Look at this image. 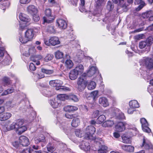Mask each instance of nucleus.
<instances>
[{
    "label": "nucleus",
    "instance_id": "nucleus-1",
    "mask_svg": "<svg viewBox=\"0 0 153 153\" xmlns=\"http://www.w3.org/2000/svg\"><path fill=\"white\" fill-rule=\"evenodd\" d=\"M24 121L22 119H18L15 120L11 124L7 127V131L15 129L16 132L20 135L27 129L26 126L24 125Z\"/></svg>",
    "mask_w": 153,
    "mask_h": 153
},
{
    "label": "nucleus",
    "instance_id": "nucleus-2",
    "mask_svg": "<svg viewBox=\"0 0 153 153\" xmlns=\"http://www.w3.org/2000/svg\"><path fill=\"white\" fill-rule=\"evenodd\" d=\"M95 131V128L94 126H88L85 130V137L87 139L94 141L95 139L97 138L94 136Z\"/></svg>",
    "mask_w": 153,
    "mask_h": 153
},
{
    "label": "nucleus",
    "instance_id": "nucleus-3",
    "mask_svg": "<svg viewBox=\"0 0 153 153\" xmlns=\"http://www.w3.org/2000/svg\"><path fill=\"white\" fill-rule=\"evenodd\" d=\"M87 84V81L82 76L79 77L77 82V88L78 91L80 92L83 91L85 88Z\"/></svg>",
    "mask_w": 153,
    "mask_h": 153
},
{
    "label": "nucleus",
    "instance_id": "nucleus-4",
    "mask_svg": "<svg viewBox=\"0 0 153 153\" xmlns=\"http://www.w3.org/2000/svg\"><path fill=\"white\" fill-rule=\"evenodd\" d=\"M46 16L43 18L44 22L51 23L54 19V17L51 13V10L50 9H47L45 11Z\"/></svg>",
    "mask_w": 153,
    "mask_h": 153
},
{
    "label": "nucleus",
    "instance_id": "nucleus-5",
    "mask_svg": "<svg viewBox=\"0 0 153 153\" xmlns=\"http://www.w3.org/2000/svg\"><path fill=\"white\" fill-rule=\"evenodd\" d=\"M55 83V89L56 90H58L60 92L66 91L70 90L69 88L68 87L61 86L63 84V82L59 80H56Z\"/></svg>",
    "mask_w": 153,
    "mask_h": 153
},
{
    "label": "nucleus",
    "instance_id": "nucleus-6",
    "mask_svg": "<svg viewBox=\"0 0 153 153\" xmlns=\"http://www.w3.org/2000/svg\"><path fill=\"white\" fill-rule=\"evenodd\" d=\"M140 122L143 131L147 133L150 132L151 130L149 127V125L146 119L144 118H142L140 119Z\"/></svg>",
    "mask_w": 153,
    "mask_h": 153
},
{
    "label": "nucleus",
    "instance_id": "nucleus-7",
    "mask_svg": "<svg viewBox=\"0 0 153 153\" xmlns=\"http://www.w3.org/2000/svg\"><path fill=\"white\" fill-rule=\"evenodd\" d=\"M153 43V38L152 37H149L146 41H142L139 43V45L140 48H144L146 45L150 46Z\"/></svg>",
    "mask_w": 153,
    "mask_h": 153
},
{
    "label": "nucleus",
    "instance_id": "nucleus-8",
    "mask_svg": "<svg viewBox=\"0 0 153 153\" xmlns=\"http://www.w3.org/2000/svg\"><path fill=\"white\" fill-rule=\"evenodd\" d=\"M49 103L51 107L56 108L60 107L61 105V102L56 98L50 99Z\"/></svg>",
    "mask_w": 153,
    "mask_h": 153
},
{
    "label": "nucleus",
    "instance_id": "nucleus-9",
    "mask_svg": "<svg viewBox=\"0 0 153 153\" xmlns=\"http://www.w3.org/2000/svg\"><path fill=\"white\" fill-rule=\"evenodd\" d=\"M33 30L32 29H27L25 32V35L26 39H25V42L26 41H30L33 38L34 36Z\"/></svg>",
    "mask_w": 153,
    "mask_h": 153
},
{
    "label": "nucleus",
    "instance_id": "nucleus-10",
    "mask_svg": "<svg viewBox=\"0 0 153 153\" xmlns=\"http://www.w3.org/2000/svg\"><path fill=\"white\" fill-rule=\"evenodd\" d=\"M97 72V68L94 66H92L87 72V74L84 73L82 76L85 77L87 76L89 77H91L93 76Z\"/></svg>",
    "mask_w": 153,
    "mask_h": 153
},
{
    "label": "nucleus",
    "instance_id": "nucleus-11",
    "mask_svg": "<svg viewBox=\"0 0 153 153\" xmlns=\"http://www.w3.org/2000/svg\"><path fill=\"white\" fill-rule=\"evenodd\" d=\"M70 58V56L67 54L65 55L64 58L65 60L66 59L65 62V66L67 69H69L71 68L73 66V63L72 61L69 59Z\"/></svg>",
    "mask_w": 153,
    "mask_h": 153
},
{
    "label": "nucleus",
    "instance_id": "nucleus-12",
    "mask_svg": "<svg viewBox=\"0 0 153 153\" xmlns=\"http://www.w3.org/2000/svg\"><path fill=\"white\" fill-rule=\"evenodd\" d=\"M19 140L20 144L23 146H27L29 144V139L25 136H20L19 138Z\"/></svg>",
    "mask_w": 153,
    "mask_h": 153
},
{
    "label": "nucleus",
    "instance_id": "nucleus-13",
    "mask_svg": "<svg viewBox=\"0 0 153 153\" xmlns=\"http://www.w3.org/2000/svg\"><path fill=\"white\" fill-rule=\"evenodd\" d=\"M94 142H96L97 144L99 146V150L105 151L107 149V147L102 144L103 143V141L102 140L101 138H97L95 139Z\"/></svg>",
    "mask_w": 153,
    "mask_h": 153
},
{
    "label": "nucleus",
    "instance_id": "nucleus-14",
    "mask_svg": "<svg viewBox=\"0 0 153 153\" xmlns=\"http://www.w3.org/2000/svg\"><path fill=\"white\" fill-rule=\"evenodd\" d=\"M20 10H17V13L19 14V18L20 19L24 22H28L30 21V19L29 16L23 13L20 12Z\"/></svg>",
    "mask_w": 153,
    "mask_h": 153
},
{
    "label": "nucleus",
    "instance_id": "nucleus-15",
    "mask_svg": "<svg viewBox=\"0 0 153 153\" xmlns=\"http://www.w3.org/2000/svg\"><path fill=\"white\" fill-rule=\"evenodd\" d=\"M126 124L123 122H119L115 126L116 131L117 132H122L125 129Z\"/></svg>",
    "mask_w": 153,
    "mask_h": 153
},
{
    "label": "nucleus",
    "instance_id": "nucleus-16",
    "mask_svg": "<svg viewBox=\"0 0 153 153\" xmlns=\"http://www.w3.org/2000/svg\"><path fill=\"white\" fill-rule=\"evenodd\" d=\"M27 12L31 15L36 14L37 13V8L34 5H31L28 6L27 9Z\"/></svg>",
    "mask_w": 153,
    "mask_h": 153
},
{
    "label": "nucleus",
    "instance_id": "nucleus-17",
    "mask_svg": "<svg viewBox=\"0 0 153 153\" xmlns=\"http://www.w3.org/2000/svg\"><path fill=\"white\" fill-rule=\"evenodd\" d=\"M145 64L146 67L149 69L153 68V59L149 58H146L145 59Z\"/></svg>",
    "mask_w": 153,
    "mask_h": 153
},
{
    "label": "nucleus",
    "instance_id": "nucleus-18",
    "mask_svg": "<svg viewBox=\"0 0 153 153\" xmlns=\"http://www.w3.org/2000/svg\"><path fill=\"white\" fill-rule=\"evenodd\" d=\"M57 23L59 27L62 29H65L67 26V24L66 22L62 19H59L57 20Z\"/></svg>",
    "mask_w": 153,
    "mask_h": 153
},
{
    "label": "nucleus",
    "instance_id": "nucleus-19",
    "mask_svg": "<svg viewBox=\"0 0 153 153\" xmlns=\"http://www.w3.org/2000/svg\"><path fill=\"white\" fill-rule=\"evenodd\" d=\"M142 147L144 146L146 149H153V147L151 143H148L147 140L145 139V137L143 136V143Z\"/></svg>",
    "mask_w": 153,
    "mask_h": 153
},
{
    "label": "nucleus",
    "instance_id": "nucleus-20",
    "mask_svg": "<svg viewBox=\"0 0 153 153\" xmlns=\"http://www.w3.org/2000/svg\"><path fill=\"white\" fill-rule=\"evenodd\" d=\"M99 103L104 107H106L109 105V103L107 99L104 97H101L99 98Z\"/></svg>",
    "mask_w": 153,
    "mask_h": 153
},
{
    "label": "nucleus",
    "instance_id": "nucleus-21",
    "mask_svg": "<svg viewBox=\"0 0 153 153\" xmlns=\"http://www.w3.org/2000/svg\"><path fill=\"white\" fill-rule=\"evenodd\" d=\"M78 74L74 69L70 71L69 73V77L72 80H74L76 79L79 75Z\"/></svg>",
    "mask_w": 153,
    "mask_h": 153
},
{
    "label": "nucleus",
    "instance_id": "nucleus-22",
    "mask_svg": "<svg viewBox=\"0 0 153 153\" xmlns=\"http://www.w3.org/2000/svg\"><path fill=\"white\" fill-rule=\"evenodd\" d=\"M35 143L38 144L41 142H44L45 141V137L43 135L36 136L34 138Z\"/></svg>",
    "mask_w": 153,
    "mask_h": 153
},
{
    "label": "nucleus",
    "instance_id": "nucleus-23",
    "mask_svg": "<svg viewBox=\"0 0 153 153\" xmlns=\"http://www.w3.org/2000/svg\"><path fill=\"white\" fill-rule=\"evenodd\" d=\"M49 41L51 44L53 46L59 44L60 42L58 37L56 36L52 37L49 39Z\"/></svg>",
    "mask_w": 153,
    "mask_h": 153
},
{
    "label": "nucleus",
    "instance_id": "nucleus-24",
    "mask_svg": "<svg viewBox=\"0 0 153 153\" xmlns=\"http://www.w3.org/2000/svg\"><path fill=\"white\" fill-rule=\"evenodd\" d=\"M77 109V107L72 105H67L64 108V110L65 111L69 112L76 111Z\"/></svg>",
    "mask_w": 153,
    "mask_h": 153
},
{
    "label": "nucleus",
    "instance_id": "nucleus-25",
    "mask_svg": "<svg viewBox=\"0 0 153 153\" xmlns=\"http://www.w3.org/2000/svg\"><path fill=\"white\" fill-rule=\"evenodd\" d=\"M80 148L85 151H88L89 150L90 146L88 142H83L80 145Z\"/></svg>",
    "mask_w": 153,
    "mask_h": 153
},
{
    "label": "nucleus",
    "instance_id": "nucleus-26",
    "mask_svg": "<svg viewBox=\"0 0 153 153\" xmlns=\"http://www.w3.org/2000/svg\"><path fill=\"white\" fill-rule=\"evenodd\" d=\"M11 114L9 113H5L0 115V120L4 121L9 119L11 116Z\"/></svg>",
    "mask_w": 153,
    "mask_h": 153
},
{
    "label": "nucleus",
    "instance_id": "nucleus-27",
    "mask_svg": "<svg viewBox=\"0 0 153 153\" xmlns=\"http://www.w3.org/2000/svg\"><path fill=\"white\" fill-rule=\"evenodd\" d=\"M121 148L123 150L130 152H132L134 150V147L130 145H123Z\"/></svg>",
    "mask_w": 153,
    "mask_h": 153
},
{
    "label": "nucleus",
    "instance_id": "nucleus-28",
    "mask_svg": "<svg viewBox=\"0 0 153 153\" xmlns=\"http://www.w3.org/2000/svg\"><path fill=\"white\" fill-rule=\"evenodd\" d=\"M79 75L81 74L83 72L84 68L83 66L81 64H79L74 69Z\"/></svg>",
    "mask_w": 153,
    "mask_h": 153
},
{
    "label": "nucleus",
    "instance_id": "nucleus-29",
    "mask_svg": "<svg viewBox=\"0 0 153 153\" xmlns=\"http://www.w3.org/2000/svg\"><path fill=\"white\" fill-rule=\"evenodd\" d=\"M114 124L113 121L108 120L104 122L102 124V126L103 127H111L113 126Z\"/></svg>",
    "mask_w": 153,
    "mask_h": 153
},
{
    "label": "nucleus",
    "instance_id": "nucleus-30",
    "mask_svg": "<svg viewBox=\"0 0 153 153\" xmlns=\"http://www.w3.org/2000/svg\"><path fill=\"white\" fill-rule=\"evenodd\" d=\"M87 88L89 90H91L95 88L96 84L95 82L93 81H91L87 84Z\"/></svg>",
    "mask_w": 153,
    "mask_h": 153
},
{
    "label": "nucleus",
    "instance_id": "nucleus-31",
    "mask_svg": "<svg viewBox=\"0 0 153 153\" xmlns=\"http://www.w3.org/2000/svg\"><path fill=\"white\" fill-rule=\"evenodd\" d=\"M80 123V120L78 118L74 117L72 121L71 125L74 127H76L78 126Z\"/></svg>",
    "mask_w": 153,
    "mask_h": 153
},
{
    "label": "nucleus",
    "instance_id": "nucleus-32",
    "mask_svg": "<svg viewBox=\"0 0 153 153\" xmlns=\"http://www.w3.org/2000/svg\"><path fill=\"white\" fill-rule=\"evenodd\" d=\"M122 142L125 143H129L131 142V139L129 137L126 136L125 134L122 136Z\"/></svg>",
    "mask_w": 153,
    "mask_h": 153
},
{
    "label": "nucleus",
    "instance_id": "nucleus-33",
    "mask_svg": "<svg viewBox=\"0 0 153 153\" xmlns=\"http://www.w3.org/2000/svg\"><path fill=\"white\" fill-rule=\"evenodd\" d=\"M153 14V11L152 10L147 11L142 14L141 16L144 19L149 18Z\"/></svg>",
    "mask_w": 153,
    "mask_h": 153
},
{
    "label": "nucleus",
    "instance_id": "nucleus-34",
    "mask_svg": "<svg viewBox=\"0 0 153 153\" xmlns=\"http://www.w3.org/2000/svg\"><path fill=\"white\" fill-rule=\"evenodd\" d=\"M3 84L4 86L10 85L11 83V81L10 79L5 76L2 79Z\"/></svg>",
    "mask_w": 153,
    "mask_h": 153
},
{
    "label": "nucleus",
    "instance_id": "nucleus-35",
    "mask_svg": "<svg viewBox=\"0 0 153 153\" xmlns=\"http://www.w3.org/2000/svg\"><path fill=\"white\" fill-rule=\"evenodd\" d=\"M56 98L61 101H65L68 99V97L65 94H59L57 96Z\"/></svg>",
    "mask_w": 153,
    "mask_h": 153
},
{
    "label": "nucleus",
    "instance_id": "nucleus-36",
    "mask_svg": "<svg viewBox=\"0 0 153 153\" xmlns=\"http://www.w3.org/2000/svg\"><path fill=\"white\" fill-rule=\"evenodd\" d=\"M14 90L15 89L13 87L8 88L7 90H5L1 94V95L3 96L7 95L9 94L12 93L14 91Z\"/></svg>",
    "mask_w": 153,
    "mask_h": 153
},
{
    "label": "nucleus",
    "instance_id": "nucleus-37",
    "mask_svg": "<svg viewBox=\"0 0 153 153\" xmlns=\"http://www.w3.org/2000/svg\"><path fill=\"white\" fill-rule=\"evenodd\" d=\"M98 91H94L90 93L89 96L91 97L93 100L95 101L96 98L98 97Z\"/></svg>",
    "mask_w": 153,
    "mask_h": 153
},
{
    "label": "nucleus",
    "instance_id": "nucleus-38",
    "mask_svg": "<svg viewBox=\"0 0 153 153\" xmlns=\"http://www.w3.org/2000/svg\"><path fill=\"white\" fill-rule=\"evenodd\" d=\"M114 8L113 3L111 1H108L106 5V8L107 10L109 11H111Z\"/></svg>",
    "mask_w": 153,
    "mask_h": 153
},
{
    "label": "nucleus",
    "instance_id": "nucleus-39",
    "mask_svg": "<svg viewBox=\"0 0 153 153\" xmlns=\"http://www.w3.org/2000/svg\"><path fill=\"white\" fill-rule=\"evenodd\" d=\"M106 117L105 115H101L97 119V122L98 124H100L104 121Z\"/></svg>",
    "mask_w": 153,
    "mask_h": 153
},
{
    "label": "nucleus",
    "instance_id": "nucleus-40",
    "mask_svg": "<svg viewBox=\"0 0 153 153\" xmlns=\"http://www.w3.org/2000/svg\"><path fill=\"white\" fill-rule=\"evenodd\" d=\"M47 150L49 152H52L54 151L55 150V147L53 145L50 143H49L47 146Z\"/></svg>",
    "mask_w": 153,
    "mask_h": 153
},
{
    "label": "nucleus",
    "instance_id": "nucleus-41",
    "mask_svg": "<svg viewBox=\"0 0 153 153\" xmlns=\"http://www.w3.org/2000/svg\"><path fill=\"white\" fill-rule=\"evenodd\" d=\"M63 53L59 51H58L55 52V56L56 58L57 59L62 58L63 57Z\"/></svg>",
    "mask_w": 153,
    "mask_h": 153
},
{
    "label": "nucleus",
    "instance_id": "nucleus-42",
    "mask_svg": "<svg viewBox=\"0 0 153 153\" xmlns=\"http://www.w3.org/2000/svg\"><path fill=\"white\" fill-rule=\"evenodd\" d=\"M68 97V99L70 100H71L74 102H77L78 101V99L77 97L75 95H71Z\"/></svg>",
    "mask_w": 153,
    "mask_h": 153
},
{
    "label": "nucleus",
    "instance_id": "nucleus-43",
    "mask_svg": "<svg viewBox=\"0 0 153 153\" xmlns=\"http://www.w3.org/2000/svg\"><path fill=\"white\" fill-rule=\"evenodd\" d=\"M53 56L51 54H48L44 58V61L48 62L51 60L53 58Z\"/></svg>",
    "mask_w": 153,
    "mask_h": 153
},
{
    "label": "nucleus",
    "instance_id": "nucleus-44",
    "mask_svg": "<svg viewBox=\"0 0 153 153\" xmlns=\"http://www.w3.org/2000/svg\"><path fill=\"white\" fill-rule=\"evenodd\" d=\"M146 4L145 2H142L137 7H136L134 9V11H138L140 10L142 8L146 5Z\"/></svg>",
    "mask_w": 153,
    "mask_h": 153
},
{
    "label": "nucleus",
    "instance_id": "nucleus-45",
    "mask_svg": "<svg viewBox=\"0 0 153 153\" xmlns=\"http://www.w3.org/2000/svg\"><path fill=\"white\" fill-rule=\"evenodd\" d=\"M26 37L25 36L23 35H22L21 34H20L19 36V39L20 42L22 44H25L28 41H26V42H25L24 40L25 39H26Z\"/></svg>",
    "mask_w": 153,
    "mask_h": 153
},
{
    "label": "nucleus",
    "instance_id": "nucleus-46",
    "mask_svg": "<svg viewBox=\"0 0 153 153\" xmlns=\"http://www.w3.org/2000/svg\"><path fill=\"white\" fill-rule=\"evenodd\" d=\"M75 133L76 136L81 137L83 135L82 131L79 129H76L75 131Z\"/></svg>",
    "mask_w": 153,
    "mask_h": 153
},
{
    "label": "nucleus",
    "instance_id": "nucleus-47",
    "mask_svg": "<svg viewBox=\"0 0 153 153\" xmlns=\"http://www.w3.org/2000/svg\"><path fill=\"white\" fill-rule=\"evenodd\" d=\"M43 95L48 97H51L53 94V93L49 90H45L44 91Z\"/></svg>",
    "mask_w": 153,
    "mask_h": 153
},
{
    "label": "nucleus",
    "instance_id": "nucleus-48",
    "mask_svg": "<svg viewBox=\"0 0 153 153\" xmlns=\"http://www.w3.org/2000/svg\"><path fill=\"white\" fill-rule=\"evenodd\" d=\"M61 127H62L63 129L66 134H68L70 131L69 128L67 126L66 124L63 125V126H61Z\"/></svg>",
    "mask_w": 153,
    "mask_h": 153
},
{
    "label": "nucleus",
    "instance_id": "nucleus-49",
    "mask_svg": "<svg viewBox=\"0 0 153 153\" xmlns=\"http://www.w3.org/2000/svg\"><path fill=\"white\" fill-rule=\"evenodd\" d=\"M47 30L49 33H52L55 32L54 27L53 26L51 25L47 27Z\"/></svg>",
    "mask_w": 153,
    "mask_h": 153
},
{
    "label": "nucleus",
    "instance_id": "nucleus-50",
    "mask_svg": "<svg viewBox=\"0 0 153 153\" xmlns=\"http://www.w3.org/2000/svg\"><path fill=\"white\" fill-rule=\"evenodd\" d=\"M42 72H44L46 74H51L53 73V71L51 70H48L45 68H42Z\"/></svg>",
    "mask_w": 153,
    "mask_h": 153
},
{
    "label": "nucleus",
    "instance_id": "nucleus-51",
    "mask_svg": "<svg viewBox=\"0 0 153 153\" xmlns=\"http://www.w3.org/2000/svg\"><path fill=\"white\" fill-rule=\"evenodd\" d=\"M44 72H42L41 71L38 72L36 74L35 76L39 79H41L45 77L44 74Z\"/></svg>",
    "mask_w": 153,
    "mask_h": 153
},
{
    "label": "nucleus",
    "instance_id": "nucleus-52",
    "mask_svg": "<svg viewBox=\"0 0 153 153\" xmlns=\"http://www.w3.org/2000/svg\"><path fill=\"white\" fill-rule=\"evenodd\" d=\"M30 54H34L36 53V50L34 47H31L28 50Z\"/></svg>",
    "mask_w": 153,
    "mask_h": 153
},
{
    "label": "nucleus",
    "instance_id": "nucleus-53",
    "mask_svg": "<svg viewBox=\"0 0 153 153\" xmlns=\"http://www.w3.org/2000/svg\"><path fill=\"white\" fill-rule=\"evenodd\" d=\"M113 115L117 117V116L119 114V113H120V111L119 109L117 108H114L113 109Z\"/></svg>",
    "mask_w": 153,
    "mask_h": 153
},
{
    "label": "nucleus",
    "instance_id": "nucleus-54",
    "mask_svg": "<svg viewBox=\"0 0 153 153\" xmlns=\"http://www.w3.org/2000/svg\"><path fill=\"white\" fill-rule=\"evenodd\" d=\"M10 57L7 56L4 60L5 64L6 65H9L10 62Z\"/></svg>",
    "mask_w": 153,
    "mask_h": 153
},
{
    "label": "nucleus",
    "instance_id": "nucleus-55",
    "mask_svg": "<svg viewBox=\"0 0 153 153\" xmlns=\"http://www.w3.org/2000/svg\"><path fill=\"white\" fill-rule=\"evenodd\" d=\"M117 118L120 119H124L125 117L124 115L121 112H120V113H119V114L118 116H117Z\"/></svg>",
    "mask_w": 153,
    "mask_h": 153
},
{
    "label": "nucleus",
    "instance_id": "nucleus-56",
    "mask_svg": "<svg viewBox=\"0 0 153 153\" xmlns=\"http://www.w3.org/2000/svg\"><path fill=\"white\" fill-rule=\"evenodd\" d=\"M96 4L97 6H100L103 4L104 0H95Z\"/></svg>",
    "mask_w": 153,
    "mask_h": 153
},
{
    "label": "nucleus",
    "instance_id": "nucleus-57",
    "mask_svg": "<svg viewBox=\"0 0 153 153\" xmlns=\"http://www.w3.org/2000/svg\"><path fill=\"white\" fill-rule=\"evenodd\" d=\"M65 117L67 118L72 119L75 117V115L71 114L66 113L65 114Z\"/></svg>",
    "mask_w": 153,
    "mask_h": 153
},
{
    "label": "nucleus",
    "instance_id": "nucleus-58",
    "mask_svg": "<svg viewBox=\"0 0 153 153\" xmlns=\"http://www.w3.org/2000/svg\"><path fill=\"white\" fill-rule=\"evenodd\" d=\"M32 151H36L31 148L27 149H24L22 152V153H31Z\"/></svg>",
    "mask_w": 153,
    "mask_h": 153
},
{
    "label": "nucleus",
    "instance_id": "nucleus-59",
    "mask_svg": "<svg viewBox=\"0 0 153 153\" xmlns=\"http://www.w3.org/2000/svg\"><path fill=\"white\" fill-rule=\"evenodd\" d=\"M30 69L32 71H34L35 70L36 68L35 65V63H31L29 65Z\"/></svg>",
    "mask_w": 153,
    "mask_h": 153
},
{
    "label": "nucleus",
    "instance_id": "nucleus-60",
    "mask_svg": "<svg viewBox=\"0 0 153 153\" xmlns=\"http://www.w3.org/2000/svg\"><path fill=\"white\" fill-rule=\"evenodd\" d=\"M33 16V19L34 21L35 22L38 21L39 19V16L37 15V13L36 14L32 15Z\"/></svg>",
    "mask_w": 153,
    "mask_h": 153
},
{
    "label": "nucleus",
    "instance_id": "nucleus-61",
    "mask_svg": "<svg viewBox=\"0 0 153 153\" xmlns=\"http://www.w3.org/2000/svg\"><path fill=\"white\" fill-rule=\"evenodd\" d=\"M5 48L3 47H0V57H2L4 56L5 52Z\"/></svg>",
    "mask_w": 153,
    "mask_h": 153
},
{
    "label": "nucleus",
    "instance_id": "nucleus-62",
    "mask_svg": "<svg viewBox=\"0 0 153 153\" xmlns=\"http://www.w3.org/2000/svg\"><path fill=\"white\" fill-rule=\"evenodd\" d=\"M12 145L13 146L16 148H18L19 146H20L21 145L19 143L18 141H14L12 143Z\"/></svg>",
    "mask_w": 153,
    "mask_h": 153
},
{
    "label": "nucleus",
    "instance_id": "nucleus-63",
    "mask_svg": "<svg viewBox=\"0 0 153 153\" xmlns=\"http://www.w3.org/2000/svg\"><path fill=\"white\" fill-rule=\"evenodd\" d=\"M99 115V111L98 110H96L94 111L92 114L93 117L96 118Z\"/></svg>",
    "mask_w": 153,
    "mask_h": 153
},
{
    "label": "nucleus",
    "instance_id": "nucleus-64",
    "mask_svg": "<svg viewBox=\"0 0 153 153\" xmlns=\"http://www.w3.org/2000/svg\"><path fill=\"white\" fill-rule=\"evenodd\" d=\"M39 147L37 145H32V148H31L32 149H33L34 151H38V150L39 149Z\"/></svg>",
    "mask_w": 153,
    "mask_h": 153
}]
</instances>
